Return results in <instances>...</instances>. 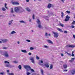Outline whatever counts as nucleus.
Here are the masks:
<instances>
[{
  "mask_svg": "<svg viewBox=\"0 0 75 75\" xmlns=\"http://www.w3.org/2000/svg\"><path fill=\"white\" fill-rule=\"evenodd\" d=\"M7 74L8 75H14V73H8Z\"/></svg>",
  "mask_w": 75,
  "mask_h": 75,
  "instance_id": "20",
  "label": "nucleus"
},
{
  "mask_svg": "<svg viewBox=\"0 0 75 75\" xmlns=\"http://www.w3.org/2000/svg\"><path fill=\"white\" fill-rule=\"evenodd\" d=\"M9 72V70H7V73H8V72Z\"/></svg>",
  "mask_w": 75,
  "mask_h": 75,
  "instance_id": "57",
  "label": "nucleus"
},
{
  "mask_svg": "<svg viewBox=\"0 0 75 75\" xmlns=\"http://www.w3.org/2000/svg\"><path fill=\"white\" fill-rule=\"evenodd\" d=\"M59 25H60V26H61V27H64V25L61 23H60L59 24Z\"/></svg>",
  "mask_w": 75,
  "mask_h": 75,
  "instance_id": "21",
  "label": "nucleus"
},
{
  "mask_svg": "<svg viewBox=\"0 0 75 75\" xmlns=\"http://www.w3.org/2000/svg\"><path fill=\"white\" fill-rule=\"evenodd\" d=\"M5 64H9L10 62H8V61H5L4 62Z\"/></svg>",
  "mask_w": 75,
  "mask_h": 75,
  "instance_id": "36",
  "label": "nucleus"
},
{
  "mask_svg": "<svg viewBox=\"0 0 75 75\" xmlns=\"http://www.w3.org/2000/svg\"><path fill=\"white\" fill-rule=\"evenodd\" d=\"M66 12L67 13H68V14H69L71 13V12L69 11H67Z\"/></svg>",
  "mask_w": 75,
  "mask_h": 75,
  "instance_id": "39",
  "label": "nucleus"
},
{
  "mask_svg": "<svg viewBox=\"0 0 75 75\" xmlns=\"http://www.w3.org/2000/svg\"><path fill=\"white\" fill-rule=\"evenodd\" d=\"M4 55L5 57H8V54L7 52H5V53H4Z\"/></svg>",
  "mask_w": 75,
  "mask_h": 75,
  "instance_id": "9",
  "label": "nucleus"
},
{
  "mask_svg": "<svg viewBox=\"0 0 75 75\" xmlns=\"http://www.w3.org/2000/svg\"><path fill=\"white\" fill-rule=\"evenodd\" d=\"M13 20H12L11 21H11L12 22V21H13Z\"/></svg>",
  "mask_w": 75,
  "mask_h": 75,
  "instance_id": "64",
  "label": "nucleus"
},
{
  "mask_svg": "<svg viewBox=\"0 0 75 75\" xmlns=\"http://www.w3.org/2000/svg\"><path fill=\"white\" fill-rule=\"evenodd\" d=\"M65 1L64 0H61V1H62V3H64V1Z\"/></svg>",
  "mask_w": 75,
  "mask_h": 75,
  "instance_id": "53",
  "label": "nucleus"
},
{
  "mask_svg": "<svg viewBox=\"0 0 75 75\" xmlns=\"http://www.w3.org/2000/svg\"><path fill=\"white\" fill-rule=\"evenodd\" d=\"M35 15H34V14H33L32 16V18H33V20H34V19H35Z\"/></svg>",
  "mask_w": 75,
  "mask_h": 75,
  "instance_id": "32",
  "label": "nucleus"
},
{
  "mask_svg": "<svg viewBox=\"0 0 75 75\" xmlns=\"http://www.w3.org/2000/svg\"><path fill=\"white\" fill-rule=\"evenodd\" d=\"M64 33L65 34H67V33H68V32H67V31H66V30L64 31Z\"/></svg>",
  "mask_w": 75,
  "mask_h": 75,
  "instance_id": "40",
  "label": "nucleus"
},
{
  "mask_svg": "<svg viewBox=\"0 0 75 75\" xmlns=\"http://www.w3.org/2000/svg\"><path fill=\"white\" fill-rule=\"evenodd\" d=\"M51 7H54V5L51 4H49L47 5V8H48L50 9V8Z\"/></svg>",
  "mask_w": 75,
  "mask_h": 75,
  "instance_id": "6",
  "label": "nucleus"
},
{
  "mask_svg": "<svg viewBox=\"0 0 75 75\" xmlns=\"http://www.w3.org/2000/svg\"><path fill=\"white\" fill-rule=\"evenodd\" d=\"M52 65H51L50 67V69H52Z\"/></svg>",
  "mask_w": 75,
  "mask_h": 75,
  "instance_id": "49",
  "label": "nucleus"
},
{
  "mask_svg": "<svg viewBox=\"0 0 75 75\" xmlns=\"http://www.w3.org/2000/svg\"><path fill=\"white\" fill-rule=\"evenodd\" d=\"M26 9L28 12H30L31 11V10L28 8H27Z\"/></svg>",
  "mask_w": 75,
  "mask_h": 75,
  "instance_id": "24",
  "label": "nucleus"
},
{
  "mask_svg": "<svg viewBox=\"0 0 75 75\" xmlns=\"http://www.w3.org/2000/svg\"><path fill=\"white\" fill-rule=\"evenodd\" d=\"M57 29L59 31H60V32H62V33L63 32V31L62 30V29H60V28H57Z\"/></svg>",
  "mask_w": 75,
  "mask_h": 75,
  "instance_id": "18",
  "label": "nucleus"
},
{
  "mask_svg": "<svg viewBox=\"0 0 75 75\" xmlns=\"http://www.w3.org/2000/svg\"><path fill=\"white\" fill-rule=\"evenodd\" d=\"M69 20V19H67L66 18H65L64 19V21H66V22L68 21Z\"/></svg>",
  "mask_w": 75,
  "mask_h": 75,
  "instance_id": "34",
  "label": "nucleus"
},
{
  "mask_svg": "<svg viewBox=\"0 0 75 75\" xmlns=\"http://www.w3.org/2000/svg\"><path fill=\"white\" fill-rule=\"evenodd\" d=\"M21 52H24V53H27V52L26 50H21Z\"/></svg>",
  "mask_w": 75,
  "mask_h": 75,
  "instance_id": "19",
  "label": "nucleus"
},
{
  "mask_svg": "<svg viewBox=\"0 0 75 75\" xmlns=\"http://www.w3.org/2000/svg\"><path fill=\"white\" fill-rule=\"evenodd\" d=\"M44 65L45 67H46V68H49V65L48 64V63L45 64Z\"/></svg>",
  "mask_w": 75,
  "mask_h": 75,
  "instance_id": "16",
  "label": "nucleus"
},
{
  "mask_svg": "<svg viewBox=\"0 0 75 75\" xmlns=\"http://www.w3.org/2000/svg\"><path fill=\"white\" fill-rule=\"evenodd\" d=\"M63 67L64 69H66L67 68V67H68V66L67 64H63Z\"/></svg>",
  "mask_w": 75,
  "mask_h": 75,
  "instance_id": "10",
  "label": "nucleus"
},
{
  "mask_svg": "<svg viewBox=\"0 0 75 75\" xmlns=\"http://www.w3.org/2000/svg\"><path fill=\"white\" fill-rule=\"evenodd\" d=\"M0 74L1 75H5L6 74V72H2L0 73Z\"/></svg>",
  "mask_w": 75,
  "mask_h": 75,
  "instance_id": "26",
  "label": "nucleus"
},
{
  "mask_svg": "<svg viewBox=\"0 0 75 75\" xmlns=\"http://www.w3.org/2000/svg\"><path fill=\"white\" fill-rule=\"evenodd\" d=\"M39 64L40 65H42V64H41V63H39Z\"/></svg>",
  "mask_w": 75,
  "mask_h": 75,
  "instance_id": "55",
  "label": "nucleus"
},
{
  "mask_svg": "<svg viewBox=\"0 0 75 75\" xmlns=\"http://www.w3.org/2000/svg\"><path fill=\"white\" fill-rule=\"evenodd\" d=\"M12 3L13 4H19L17 2H12Z\"/></svg>",
  "mask_w": 75,
  "mask_h": 75,
  "instance_id": "15",
  "label": "nucleus"
},
{
  "mask_svg": "<svg viewBox=\"0 0 75 75\" xmlns=\"http://www.w3.org/2000/svg\"><path fill=\"white\" fill-rule=\"evenodd\" d=\"M30 50H34V48L33 47H30Z\"/></svg>",
  "mask_w": 75,
  "mask_h": 75,
  "instance_id": "41",
  "label": "nucleus"
},
{
  "mask_svg": "<svg viewBox=\"0 0 75 75\" xmlns=\"http://www.w3.org/2000/svg\"><path fill=\"white\" fill-rule=\"evenodd\" d=\"M2 10L3 11H6V9H5V8H2Z\"/></svg>",
  "mask_w": 75,
  "mask_h": 75,
  "instance_id": "51",
  "label": "nucleus"
},
{
  "mask_svg": "<svg viewBox=\"0 0 75 75\" xmlns=\"http://www.w3.org/2000/svg\"><path fill=\"white\" fill-rule=\"evenodd\" d=\"M71 73L72 75H74L75 74V70H73L71 71Z\"/></svg>",
  "mask_w": 75,
  "mask_h": 75,
  "instance_id": "12",
  "label": "nucleus"
},
{
  "mask_svg": "<svg viewBox=\"0 0 75 75\" xmlns=\"http://www.w3.org/2000/svg\"><path fill=\"white\" fill-rule=\"evenodd\" d=\"M28 55H31V52L29 53Z\"/></svg>",
  "mask_w": 75,
  "mask_h": 75,
  "instance_id": "52",
  "label": "nucleus"
},
{
  "mask_svg": "<svg viewBox=\"0 0 75 75\" xmlns=\"http://www.w3.org/2000/svg\"><path fill=\"white\" fill-rule=\"evenodd\" d=\"M20 23H24L25 24L26 23L25 22H24V21H19Z\"/></svg>",
  "mask_w": 75,
  "mask_h": 75,
  "instance_id": "22",
  "label": "nucleus"
},
{
  "mask_svg": "<svg viewBox=\"0 0 75 75\" xmlns=\"http://www.w3.org/2000/svg\"><path fill=\"white\" fill-rule=\"evenodd\" d=\"M9 66H10V64H6L5 65L6 67H9Z\"/></svg>",
  "mask_w": 75,
  "mask_h": 75,
  "instance_id": "28",
  "label": "nucleus"
},
{
  "mask_svg": "<svg viewBox=\"0 0 75 75\" xmlns=\"http://www.w3.org/2000/svg\"><path fill=\"white\" fill-rule=\"evenodd\" d=\"M30 60L31 61L32 63H33V64H35V62H34V57H31L30 59Z\"/></svg>",
  "mask_w": 75,
  "mask_h": 75,
  "instance_id": "7",
  "label": "nucleus"
},
{
  "mask_svg": "<svg viewBox=\"0 0 75 75\" xmlns=\"http://www.w3.org/2000/svg\"><path fill=\"white\" fill-rule=\"evenodd\" d=\"M43 47H44V48H45L48 49L49 48V47L48 46L46 45H44Z\"/></svg>",
  "mask_w": 75,
  "mask_h": 75,
  "instance_id": "31",
  "label": "nucleus"
},
{
  "mask_svg": "<svg viewBox=\"0 0 75 75\" xmlns=\"http://www.w3.org/2000/svg\"><path fill=\"white\" fill-rule=\"evenodd\" d=\"M18 68H19V69H21V65H19V66H18Z\"/></svg>",
  "mask_w": 75,
  "mask_h": 75,
  "instance_id": "29",
  "label": "nucleus"
},
{
  "mask_svg": "<svg viewBox=\"0 0 75 75\" xmlns=\"http://www.w3.org/2000/svg\"><path fill=\"white\" fill-rule=\"evenodd\" d=\"M73 38H75V35H73Z\"/></svg>",
  "mask_w": 75,
  "mask_h": 75,
  "instance_id": "59",
  "label": "nucleus"
},
{
  "mask_svg": "<svg viewBox=\"0 0 75 75\" xmlns=\"http://www.w3.org/2000/svg\"><path fill=\"white\" fill-rule=\"evenodd\" d=\"M75 59L74 58H72L71 60H69L70 62H74V61Z\"/></svg>",
  "mask_w": 75,
  "mask_h": 75,
  "instance_id": "11",
  "label": "nucleus"
},
{
  "mask_svg": "<svg viewBox=\"0 0 75 75\" xmlns=\"http://www.w3.org/2000/svg\"><path fill=\"white\" fill-rule=\"evenodd\" d=\"M72 24H75V21H73V22L72 23Z\"/></svg>",
  "mask_w": 75,
  "mask_h": 75,
  "instance_id": "48",
  "label": "nucleus"
},
{
  "mask_svg": "<svg viewBox=\"0 0 75 75\" xmlns=\"http://www.w3.org/2000/svg\"><path fill=\"white\" fill-rule=\"evenodd\" d=\"M9 22L10 23H8V25H11V24H12V22H11V21H9Z\"/></svg>",
  "mask_w": 75,
  "mask_h": 75,
  "instance_id": "38",
  "label": "nucleus"
},
{
  "mask_svg": "<svg viewBox=\"0 0 75 75\" xmlns=\"http://www.w3.org/2000/svg\"><path fill=\"white\" fill-rule=\"evenodd\" d=\"M62 15H61V17H62V18H63L64 17V13L63 12H62L61 13Z\"/></svg>",
  "mask_w": 75,
  "mask_h": 75,
  "instance_id": "35",
  "label": "nucleus"
},
{
  "mask_svg": "<svg viewBox=\"0 0 75 75\" xmlns=\"http://www.w3.org/2000/svg\"><path fill=\"white\" fill-rule=\"evenodd\" d=\"M48 35V33H45V36L47 37Z\"/></svg>",
  "mask_w": 75,
  "mask_h": 75,
  "instance_id": "44",
  "label": "nucleus"
},
{
  "mask_svg": "<svg viewBox=\"0 0 75 75\" xmlns=\"http://www.w3.org/2000/svg\"><path fill=\"white\" fill-rule=\"evenodd\" d=\"M28 71H27L26 75H30V74L31 73L30 72H28Z\"/></svg>",
  "mask_w": 75,
  "mask_h": 75,
  "instance_id": "33",
  "label": "nucleus"
},
{
  "mask_svg": "<svg viewBox=\"0 0 75 75\" xmlns=\"http://www.w3.org/2000/svg\"><path fill=\"white\" fill-rule=\"evenodd\" d=\"M44 18H45V19L47 20V21H49V17L47 16H44Z\"/></svg>",
  "mask_w": 75,
  "mask_h": 75,
  "instance_id": "14",
  "label": "nucleus"
},
{
  "mask_svg": "<svg viewBox=\"0 0 75 75\" xmlns=\"http://www.w3.org/2000/svg\"><path fill=\"white\" fill-rule=\"evenodd\" d=\"M1 41L2 43H6L8 41V40L7 39H1Z\"/></svg>",
  "mask_w": 75,
  "mask_h": 75,
  "instance_id": "4",
  "label": "nucleus"
},
{
  "mask_svg": "<svg viewBox=\"0 0 75 75\" xmlns=\"http://www.w3.org/2000/svg\"><path fill=\"white\" fill-rule=\"evenodd\" d=\"M9 67L10 68H12V67H14V66H12L10 64Z\"/></svg>",
  "mask_w": 75,
  "mask_h": 75,
  "instance_id": "37",
  "label": "nucleus"
},
{
  "mask_svg": "<svg viewBox=\"0 0 75 75\" xmlns=\"http://www.w3.org/2000/svg\"><path fill=\"white\" fill-rule=\"evenodd\" d=\"M66 47L67 48H74L75 46L70 45H66Z\"/></svg>",
  "mask_w": 75,
  "mask_h": 75,
  "instance_id": "8",
  "label": "nucleus"
},
{
  "mask_svg": "<svg viewBox=\"0 0 75 75\" xmlns=\"http://www.w3.org/2000/svg\"><path fill=\"white\" fill-rule=\"evenodd\" d=\"M14 10L15 12L17 13H18V14L20 13L21 12H23V11H24V10L22 9L23 11H20V8H19L18 7H15Z\"/></svg>",
  "mask_w": 75,
  "mask_h": 75,
  "instance_id": "2",
  "label": "nucleus"
},
{
  "mask_svg": "<svg viewBox=\"0 0 75 75\" xmlns=\"http://www.w3.org/2000/svg\"><path fill=\"white\" fill-rule=\"evenodd\" d=\"M49 35V36H50V35H51L49 34H47V36Z\"/></svg>",
  "mask_w": 75,
  "mask_h": 75,
  "instance_id": "62",
  "label": "nucleus"
},
{
  "mask_svg": "<svg viewBox=\"0 0 75 75\" xmlns=\"http://www.w3.org/2000/svg\"><path fill=\"white\" fill-rule=\"evenodd\" d=\"M17 43L18 44H20V42H18Z\"/></svg>",
  "mask_w": 75,
  "mask_h": 75,
  "instance_id": "63",
  "label": "nucleus"
},
{
  "mask_svg": "<svg viewBox=\"0 0 75 75\" xmlns=\"http://www.w3.org/2000/svg\"><path fill=\"white\" fill-rule=\"evenodd\" d=\"M65 53H66L69 55L70 56L71 55V54L68 52H65Z\"/></svg>",
  "mask_w": 75,
  "mask_h": 75,
  "instance_id": "30",
  "label": "nucleus"
},
{
  "mask_svg": "<svg viewBox=\"0 0 75 75\" xmlns=\"http://www.w3.org/2000/svg\"><path fill=\"white\" fill-rule=\"evenodd\" d=\"M71 55L72 57H74V51H72Z\"/></svg>",
  "mask_w": 75,
  "mask_h": 75,
  "instance_id": "42",
  "label": "nucleus"
},
{
  "mask_svg": "<svg viewBox=\"0 0 75 75\" xmlns=\"http://www.w3.org/2000/svg\"><path fill=\"white\" fill-rule=\"evenodd\" d=\"M47 41L49 43H50V44H53L52 42L50 40H47Z\"/></svg>",
  "mask_w": 75,
  "mask_h": 75,
  "instance_id": "13",
  "label": "nucleus"
},
{
  "mask_svg": "<svg viewBox=\"0 0 75 75\" xmlns=\"http://www.w3.org/2000/svg\"><path fill=\"white\" fill-rule=\"evenodd\" d=\"M23 67L26 70V72H28L29 70L31 71V72H35V71L33 69H32L30 67V66L28 65H24L23 66Z\"/></svg>",
  "mask_w": 75,
  "mask_h": 75,
  "instance_id": "1",
  "label": "nucleus"
},
{
  "mask_svg": "<svg viewBox=\"0 0 75 75\" xmlns=\"http://www.w3.org/2000/svg\"><path fill=\"white\" fill-rule=\"evenodd\" d=\"M26 2H29V0H26Z\"/></svg>",
  "mask_w": 75,
  "mask_h": 75,
  "instance_id": "61",
  "label": "nucleus"
},
{
  "mask_svg": "<svg viewBox=\"0 0 75 75\" xmlns=\"http://www.w3.org/2000/svg\"><path fill=\"white\" fill-rule=\"evenodd\" d=\"M63 71V72H67V71H68V70L65 69V70H64Z\"/></svg>",
  "mask_w": 75,
  "mask_h": 75,
  "instance_id": "50",
  "label": "nucleus"
},
{
  "mask_svg": "<svg viewBox=\"0 0 75 75\" xmlns=\"http://www.w3.org/2000/svg\"><path fill=\"white\" fill-rule=\"evenodd\" d=\"M6 6H7V4H5V8H6L7 9V8H7V7Z\"/></svg>",
  "mask_w": 75,
  "mask_h": 75,
  "instance_id": "43",
  "label": "nucleus"
},
{
  "mask_svg": "<svg viewBox=\"0 0 75 75\" xmlns=\"http://www.w3.org/2000/svg\"><path fill=\"white\" fill-rule=\"evenodd\" d=\"M13 62H14L15 64H17L18 63V62L17 61H15Z\"/></svg>",
  "mask_w": 75,
  "mask_h": 75,
  "instance_id": "46",
  "label": "nucleus"
},
{
  "mask_svg": "<svg viewBox=\"0 0 75 75\" xmlns=\"http://www.w3.org/2000/svg\"><path fill=\"white\" fill-rule=\"evenodd\" d=\"M41 72V73L42 75H44V71H43V70L41 69L40 70Z\"/></svg>",
  "mask_w": 75,
  "mask_h": 75,
  "instance_id": "23",
  "label": "nucleus"
},
{
  "mask_svg": "<svg viewBox=\"0 0 75 75\" xmlns=\"http://www.w3.org/2000/svg\"><path fill=\"white\" fill-rule=\"evenodd\" d=\"M38 27L39 28H42V26L41 25V21L39 19H38Z\"/></svg>",
  "mask_w": 75,
  "mask_h": 75,
  "instance_id": "3",
  "label": "nucleus"
},
{
  "mask_svg": "<svg viewBox=\"0 0 75 75\" xmlns=\"http://www.w3.org/2000/svg\"><path fill=\"white\" fill-rule=\"evenodd\" d=\"M71 28H74V26L72 25L71 26Z\"/></svg>",
  "mask_w": 75,
  "mask_h": 75,
  "instance_id": "54",
  "label": "nucleus"
},
{
  "mask_svg": "<svg viewBox=\"0 0 75 75\" xmlns=\"http://www.w3.org/2000/svg\"><path fill=\"white\" fill-rule=\"evenodd\" d=\"M53 34H54V36L55 38H58V36H59V35H58V33L57 32H53Z\"/></svg>",
  "mask_w": 75,
  "mask_h": 75,
  "instance_id": "5",
  "label": "nucleus"
},
{
  "mask_svg": "<svg viewBox=\"0 0 75 75\" xmlns=\"http://www.w3.org/2000/svg\"><path fill=\"white\" fill-rule=\"evenodd\" d=\"M36 58L37 59H38V56H37V55H36Z\"/></svg>",
  "mask_w": 75,
  "mask_h": 75,
  "instance_id": "60",
  "label": "nucleus"
},
{
  "mask_svg": "<svg viewBox=\"0 0 75 75\" xmlns=\"http://www.w3.org/2000/svg\"><path fill=\"white\" fill-rule=\"evenodd\" d=\"M66 18H67V19L69 20V18H71L70 17L68 16V15H67L66 17Z\"/></svg>",
  "mask_w": 75,
  "mask_h": 75,
  "instance_id": "27",
  "label": "nucleus"
},
{
  "mask_svg": "<svg viewBox=\"0 0 75 75\" xmlns=\"http://www.w3.org/2000/svg\"><path fill=\"white\" fill-rule=\"evenodd\" d=\"M40 62H41V63H43V61H42V60H41V61H40Z\"/></svg>",
  "mask_w": 75,
  "mask_h": 75,
  "instance_id": "58",
  "label": "nucleus"
},
{
  "mask_svg": "<svg viewBox=\"0 0 75 75\" xmlns=\"http://www.w3.org/2000/svg\"><path fill=\"white\" fill-rule=\"evenodd\" d=\"M26 41L27 42H31V41L29 40H26Z\"/></svg>",
  "mask_w": 75,
  "mask_h": 75,
  "instance_id": "45",
  "label": "nucleus"
},
{
  "mask_svg": "<svg viewBox=\"0 0 75 75\" xmlns=\"http://www.w3.org/2000/svg\"><path fill=\"white\" fill-rule=\"evenodd\" d=\"M16 34V32H15V31H12L11 33V34Z\"/></svg>",
  "mask_w": 75,
  "mask_h": 75,
  "instance_id": "17",
  "label": "nucleus"
},
{
  "mask_svg": "<svg viewBox=\"0 0 75 75\" xmlns=\"http://www.w3.org/2000/svg\"><path fill=\"white\" fill-rule=\"evenodd\" d=\"M11 13H14V11H13V8H11Z\"/></svg>",
  "mask_w": 75,
  "mask_h": 75,
  "instance_id": "25",
  "label": "nucleus"
},
{
  "mask_svg": "<svg viewBox=\"0 0 75 75\" xmlns=\"http://www.w3.org/2000/svg\"><path fill=\"white\" fill-rule=\"evenodd\" d=\"M61 55L62 57H63L64 56V54H61Z\"/></svg>",
  "mask_w": 75,
  "mask_h": 75,
  "instance_id": "56",
  "label": "nucleus"
},
{
  "mask_svg": "<svg viewBox=\"0 0 75 75\" xmlns=\"http://www.w3.org/2000/svg\"><path fill=\"white\" fill-rule=\"evenodd\" d=\"M7 47H3V49L4 50H6V49H7Z\"/></svg>",
  "mask_w": 75,
  "mask_h": 75,
  "instance_id": "47",
  "label": "nucleus"
}]
</instances>
